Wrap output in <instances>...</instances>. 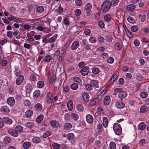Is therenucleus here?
<instances>
[{
    "mask_svg": "<svg viewBox=\"0 0 149 149\" xmlns=\"http://www.w3.org/2000/svg\"><path fill=\"white\" fill-rule=\"evenodd\" d=\"M44 85V82L42 81H39L37 83V86L38 88H42Z\"/></svg>",
    "mask_w": 149,
    "mask_h": 149,
    "instance_id": "c03bdc74",
    "label": "nucleus"
},
{
    "mask_svg": "<svg viewBox=\"0 0 149 149\" xmlns=\"http://www.w3.org/2000/svg\"><path fill=\"white\" fill-rule=\"evenodd\" d=\"M116 105L118 108L122 109L124 107L125 105L123 103L117 102L116 103Z\"/></svg>",
    "mask_w": 149,
    "mask_h": 149,
    "instance_id": "aec40b11",
    "label": "nucleus"
},
{
    "mask_svg": "<svg viewBox=\"0 0 149 149\" xmlns=\"http://www.w3.org/2000/svg\"><path fill=\"white\" fill-rule=\"evenodd\" d=\"M43 118L44 116L42 115H39L36 119V122L38 123H40L43 120Z\"/></svg>",
    "mask_w": 149,
    "mask_h": 149,
    "instance_id": "b1692460",
    "label": "nucleus"
},
{
    "mask_svg": "<svg viewBox=\"0 0 149 149\" xmlns=\"http://www.w3.org/2000/svg\"><path fill=\"white\" fill-rule=\"evenodd\" d=\"M50 124L51 126L53 127L57 128L59 125V123L56 120H53L50 121Z\"/></svg>",
    "mask_w": 149,
    "mask_h": 149,
    "instance_id": "1a4fd4ad",
    "label": "nucleus"
},
{
    "mask_svg": "<svg viewBox=\"0 0 149 149\" xmlns=\"http://www.w3.org/2000/svg\"><path fill=\"white\" fill-rule=\"evenodd\" d=\"M74 137V134L72 133H70L68 134L67 139L69 140L73 139Z\"/></svg>",
    "mask_w": 149,
    "mask_h": 149,
    "instance_id": "5fc2aeb1",
    "label": "nucleus"
},
{
    "mask_svg": "<svg viewBox=\"0 0 149 149\" xmlns=\"http://www.w3.org/2000/svg\"><path fill=\"white\" fill-rule=\"evenodd\" d=\"M126 34L127 36L129 38H132L133 36L132 33L128 31L126 32Z\"/></svg>",
    "mask_w": 149,
    "mask_h": 149,
    "instance_id": "774afa93",
    "label": "nucleus"
},
{
    "mask_svg": "<svg viewBox=\"0 0 149 149\" xmlns=\"http://www.w3.org/2000/svg\"><path fill=\"white\" fill-rule=\"evenodd\" d=\"M46 101L48 103H51L53 100V97L52 94L51 92H49L47 95Z\"/></svg>",
    "mask_w": 149,
    "mask_h": 149,
    "instance_id": "20e7f679",
    "label": "nucleus"
},
{
    "mask_svg": "<svg viewBox=\"0 0 149 149\" xmlns=\"http://www.w3.org/2000/svg\"><path fill=\"white\" fill-rule=\"evenodd\" d=\"M67 107L69 110H71L73 108V103L71 100L69 101L67 103Z\"/></svg>",
    "mask_w": 149,
    "mask_h": 149,
    "instance_id": "a211bd4d",
    "label": "nucleus"
},
{
    "mask_svg": "<svg viewBox=\"0 0 149 149\" xmlns=\"http://www.w3.org/2000/svg\"><path fill=\"white\" fill-rule=\"evenodd\" d=\"M86 119L87 121L89 123H91L93 121V116L90 114H88L86 116Z\"/></svg>",
    "mask_w": 149,
    "mask_h": 149,
    "instance_id": "9b49d317",
    "label": "nucleus"
},
{
    "mask_svg": "<svg viewBox=\"0 0 149 149\" xmlns=\"http://www.w3.org/2000/svg\"><path fill=\"white\" fill-rule=\"evenodd\" d=\"M70 88L73 90H76L78 88V85L77 83H73L70 86Z\"/></svg>",
    "mask_w": 149,
    "mask_h": 149,
    "instance_id": "c756f323",
    "label": "nucleus"
},
{
    "mask_svg": "<svg viewBox=\"0 0 149 149\" xmlns=\"http://www.w3.org/2000/svg\"><path fill=\"white\" fill-rule=\"evenodd\" d=\"M110 102V99L109 96H106L104 100V103L105 105H107Z\"/></svg>",
    "mask_w": 149,
    "mask_h": 149,
    "instance_id": "5701e85b",
    "label": "nucleus"
},
{
    "mask_svg": "<svg viewBox=\"0 0 149 149\" xmlns=\"http://www.w3.org/2000/svg\"><path fill=\"white\" fill-rule=\"evenodd\" d=\"M77 108L78 111L80 112L82 111L84 109L83 106L80 104L77 105Z\"/></svg>",
    "mask_w": 149,
    "mask_h": 149,
    "instance_id": "37998d69",
    "label": "nucleus"
},
{
    "mask_svg": "<svg viewBox=\"0 0 149 149\" xmlns=\"http://www.w3.org/2000/svg\"><path fill=\"white\" fill-rule=\"evenodd\" d=\"M32 141L35 143H39L40 141V139L38 137H35L32 139Z\"/></svg>",
    "mask_w": 149,
    "mask_h": 149,
    "instance_id": "8fccbe9b",
    "label": "nucleus"
},
{
    "mask_svg": "<svg viewBox=\"0 0 149 149\" xmlns=\"http://www.w3.org/2000/svg\"><path fill=\"white\" fill-rule=\"evenodd\" d=\"M24 77L23 76L19 75L17 79L16 84L17 85H20L24 80Z\"/></svg>",
    "mask_w": 149,
    "mask_h": 149,
    "instance_id": "423d86ee",
    "label": "nucleus"
},
{
    "mask_svg": "<svg viewBox=\"0 0 149 149\" xmlns=\"http://www.w3.org/2000/svg\"><path fill=\"white\" fill-rule=\"evenodd\" d=\"M33 114V111L31 110H28L25 113V116L26 117L29 118L31 117Z\"/></svg>",
    "mask_w": 149,
    "mask_h": 149,
    "instance_id": "6ab92c4d",
    "label": "nucleus"
},
{
    "mask_svg": "<svg viewBox=\"0 0 149 149\" xmlns=\"http://www.w3.org/2000/svg\"><path fill=\"white\" fill-rule=\"evenodd\" d=\"M71 116L72 118L75 121L77 120L79 118L78 115L77 114L74 113L71 114Z\"/></svg>",
    "mask_w": 149,
    "mask_h": 149,
    "instance_id": "473e14b6",
    "label": "nucleus"
},
{
    "mask_svg": "<svg viewBox=\"0 0 149 149\" xmlns=\"http://www.w3.org/2000/svg\"><path fill=\"white\" fill-rule=\"evenodd\" d=\"M140 95L142 98H144L147 96L148 94L146 92H143L140 93Z\"/></svg>",
    "mask_w": 149,
    "mask_h": 149,
    "instance_id": "ea45409f",
    "label": "nucleus"
},
{
    "mask_svg": "<svg viewBox=\"0 0 149 149\" xmlns=\"http://www.w3.org/2000/svg\"><path fill=\"white\" fill-rule=\"evenodd\" d=\"M81 13V11L79 9H77L76 10L75 12V15L77 16H79L80 15Z\"/></svg>",
    "mask_w": 149,
    "mask_h": 149,
    "instance_id": "680f3d73",
    "label": "nucleus"
},
{
    "mask_svg": "<svg viewBox=\"0 0 149 149\" xmlns=\"http://www.w3.org/2000/svg\"><path fill=\"white\" fill-rule=\"evenodd\" d=\"M98 25L101 28H103L104 26V22L102 21H100L98 22Z\"/></svg>",
    "mask_w": 149,
    "mask_h": 149,
    "instance_id": "13d9d810",
    "label": "nucleus"
},
{
    "mask_svg": "<svg viewBox=\"0 0 149 149\" xmlns=\"http://www.w3.org/2000/svg\"><path fill=\"white\" fill-rule=\"evenodd\" d=\"M29 21L30 23H32L33 24H40L41 22L39 19H31Z\"/></svg>",
    "mask_w": 149,
    "mask_h": 149,
    "instance_id": "4be33fe9",
    "label": "nucleus"
},
{
    "mask_svg": "<svg viewBox=\"0 0 149 149\" xmlns=\"http://www.w3.org/2000/svg\"><path fill=\"white\" fill-rule=\"evenodd\" d=\"M7 103L10 106H12L15 103V100L14 98L12 97L8 98L7 100Z\"/></svg>",
    "mask_w": 149,
    "mask_h": 149,
    "instance_id": "0eeeda50",
    "label": "nucleus"
},
{
    "mask_svg": "<svg viewBox=\"0 0 149 149\" xmlns=\"http://www.w3.org/2000/svg\"><path fill=\"white\" fill-rule=\"evenodd\" d=\"M138 29V27L136 26H132L131 27V31L134 32L137 31Z\"/></svg>",
    "mask_w": 149,
    "mask_h": 149,
    "instance_id": "6e6d98bb",
    "label": "nucleus"
},
{
    "mask_svg": "<svg viewBox=\"0 0 149 149\" xmlns=\"http://www.w3.org/2000/svg\"><path fill=\"white\" fill-rule=\"evenodd\" d=\"M51 134V133L50 131H47L44 133L43 135V137L45 138L50 136Z\"/></svg>",
    "mask_w": 149,
    "mask_h": 149,
    "instance_id": "de8ad7c7",
    "label": "nucleus"
},
{
    "mask_svg": "<svg viewBox=\"0 0 149 149\" xmlns=\"http://www.w3.org/2000/svg\"><path fill=\"white\" fill-rule=\"evenodd\" d=\"M115 93H118V97L122 100L123 98H125L127 95V93L126 92L123 91L122 89L120 88H117L114 90Z\"/></svg>",
    "mask_w": 149,
    "mask_h": 149,
    "instance_id": "f03ea898",
    "label": "nucleus"
},
{
    "mask_svg": "<svg viewBox=\"0 0 149 149\" xmlns=\"http://www.w3.org/2000/svg\"><path fill=\"white\" fill-rule=\"evenodd\" d=\"M102 125L101 124H98L97 125V128L98 129V132L99 133L102 132Z\"/></svg>",
    "mask_w": 149,
    "mask_h": 149,
    "instance_id": "603ef678",
    "label": "nucleus"
},
{
    "mask_svg": "<svg viewBox=\"0 0 149 149\" xmlns=\"http://www.w3.org/2000/svg\"><path fill=\"white\" fill-rule=\"evenodd\" d=\"M52 147L55 149H59L60 148V146L57 143H54L52 145Z\"/></svg>",
    "mask_w": 149,
    "mask_h": 149,
    "instance_id": "052dcab7",
    "label": "nucleus"
},
{
    "mask_svg": "<svg viewBox=\"0 0 149 149\" xmlns=\"http://www.w3.org/2000/svg\"><path fill=\"white\" fill-rule=\"evenodd\" d=\"M82 97L85 101L86 102L88 101L89 98V95L87 93H83L82 95Z\"/></svg>",
    "mask_w": 149,
    "mask_h": 149,
    "instance_id": "412c9836",
    "label": "nucleus"
},
{
    "mask_svg": "<svg viewBox=\"0 0 149 149\" xmlns=\"http://www.w3.org/2000/svg\"><path fill=\"white\" fill-rule=\"evenodd\" d=\"M44 10V7L42 6H38L37 8V11L40 13L43 12Z\"/></svg>",
    "mask_w": 149,
    "mask_h": 149,
    "instance_id": "72a5a7b5",
    "label": "nucleus"
},
{
    "mask_svg": "<svg viewBox=\"0 0 149 149\" xmlns=\"http://www.w3.org/2000/svg\"><path fill=\"white\" fill-rule=\"evenodd\" d=\"M25 91L27 93L29 94L31 91V88L30 84H27L26 86Z\"/></svg>",
    "mask_w": 149,
    "mask_h": 149,
    "instance_id": "2eb2a0df",
    "label": "nucleus"
},
{
    "mask_svg": "<svg viewBox=\"0 0 149 149\" xmlns=\"http://www.w3.org/2000/svg\"><path fill=\"white\" fill-rule=\"evenodd\" d=\"M72 127L71 123H65L64 126V128L66 130H69Z\"/></svg>",
    "mask_w": 149,
    "mask_h": 149,
    "instance_id": "bb28decb",
    "label": "nucleus"
},
{
    "mask_svg": "<svg viewBox=\"0 0 149 149\" xmlns=\"http://www.w3.org/2000/svg\"><path fill=\"white\" fill-rule=\"evenodd\" d=\"M145 143V140L144 139H142L139 141V144L140 146H144V145Z\"/></svg>",
    "mask_w": 149,
    "mask_h": 149,
    "instance_id": "09e8293b",
    "label": "nucleus"
},
{
    "mask_svg": "<svg viewBox=\"0 0 149 149\" xmlns=\"http://www.w3.org/2000/svg\"><path fill=\"white\" fill-rule=\"evenodd\" d=\"M110 148L111 149H115L116 148V145L115 143L113 142H111L109 145Z\"/></svg>",
    "mask_w": 149,
    "mask_h": 149,
    "instance_id": "3c124183",
    "label": "nucleus"
},
{
    "mask_svg": "<svg viewBox=\"0 0 149 149\" xmlns=\"http://www.w3.org/2000/svg\"><path fill=\"white\" fill-rule=\"evenodd\" d=\"M31 144L29 142H25L23 145V148L26 149L29 148Z\"/></svg>",
    "mask_w": 149,
    "mask_h": 149,
    "instance_id": "7c9ffc66",
    "label": "nucleus"
},
{
    "mask_svg": "<svg viewBox=\"0 0 149 149\" xmlns=\"http://www.w3.org/2000/svg\"><path fill=\"white\" fill-rule=\"evenodd\" d=\"M3 120L7 124H11L12 123V120L8 117H4L3 118Z\"/></svg>",
    "mask_w": 149,
    "mask_h": 149,
    "instance_id": "f3484780",
    "label": "nucleus"
},
{
    "mask_svg": "<svg viewBox=\"0 0 149 149\" xmlns=\"http://www.w3.org/2000/svg\"><path fill=\"white\" fill-rule=\"evenodd\" d=\"M35 107L37 111L41 110L42 109V106L40 103L36 104Z\"/></svg>",
    "mask_w": 149,
    "mask_h": 149,
    "instance_id": "c85d7f7f",
    "label": "nucleus"
},
{
    "mask_svg": "<svg viewBox=\"0 0 149 149\" xmlns=\"http://www.w3.org/2000/svg\"><path fill=\"white\" fill-rule=\"evenodd\" d=\"M89 69V67L87 66L85 67L81 70L80 72L83 76H86L88 74Z\"/></svg>",
    "mask_w": 149,
    "mask_h": 149,
    "instance_id": "39448f33",
    "label": "nucleus"
},
{
    "mask_svg": "<svg viewBox=\"0 0 149 149\" xmlns=\"http://www.w3.org/2000/svg\"><path fill=\"white\" fill-rule=\"evenodd\" d=\"M92 72L94 74H97L99 73L100 72V70L97 68H93Z\"/></svg>",
    "mask_w": 149,
    "mask_h": 149,
    "instance_id": "a18cd8bd",
    "label": "nucleus"
},
{
    "mask_svg": "<svg viewBox=\"0 0 149 149\" xmlns=\"http://www.w3.org/2000/svg\"><path fill=\"white\" fill-rule=\"evenodd\" d=\"M139 18H141V21L142 22H144L145 21L146 18V16L145 15H142L141 14H139Z\"/></svg>",
    "mask_w": 149,
    "mask_h": 149,
    "instance_id": "49530a36",
    "label": "nucleus"
},
{
    "mask_svg": "<svg viewBox=\"0 0 149 149\" xmlns=\"http://www.w3.org/2000/svg\"><path fill=\"white\" fill-rule=\"evenodd\" d=\"M113 129L114 132L116 135H120L122 133V128L119 124L115 123L113 126Z\"/></svg>",
    "mask_w": 149,
    "mask_h": 149,
    "instance_id": "7ed1b4c3",
    "label": "nucleus"
},
{
    "mask_svg": "<svg viewBox=\"0 0 149 149\" xmlns=\"http://www.w3.org/2000/svg\"><path fill=\"white\" fill-rule=\"evenodd\" d=\"M127 21L130 23H134L135 22V19L132 17H128L127 18Z\"/></svg>",
    "mask_w": 149,
    "mask_h": 149,
    "instance_id": "e433bc0d",
    "label": "nucleus"
},
{
    "mask_svg": "<svg viewBox=\"0 0 149 149\" xmlns=\"http://www.w3.org/2000/svg\"><path fill=\"white\" fill-rule=\"evenodd\" d=\"M74 80L78 83H79L80 82H81V80L80 79L77 77H74L73 78Z\"/></svg>",
    "mask_w": 149,
    "mask_h": 149,
    "instance_id": "69168bd1",
    "label": "nucleus"
},
{
    "mask_svg": "<svg viewBox=\"0 0 149 149\" xmlns=\"http://www.w3.org/2000/svg\"><path fill=\"white\" fill-rule=\"evenodd\" d=\"M118 3V0H112L110 2L111 5L113 6H116Z\"/></svg>",
    "mask_w": 149,
    "mask_h": 149,
    "instance_id": "a19ab883",
    "label": "nucleus"
},
{
    "mask_svg": "<svg viewBox=\"0 0 149 149\" xmlns=\"http://www.w3.org/2000/svg\"><path fill=\"white\" fill-rule=\"evenodd\" d=\"M15 130L17 132H20L23 130V127L21 125H18L15 127Z\"/></svg>",
    "mask_w": 149,
    "mask_h": 149,
    "instance_id": "2f4dec72",
    "label": "nucleus"
},
{
    "mask_svg": "<svg viewBox=\"0 0 149 149\" xmlns=\"http://www.w3.org/2000/svg\"><path fill=\"white\" fill-rule=\"evenodd\" d=\"M98 41L100 42H103L104 41V38L103 37L99 36L98 38Z\"/></svg>",
    "mask_w": 149,
    "mask_h": 149,
    "instance_id": "338daca9",
    "label": "nucleus"
},
{
    "mask_svg": "<svg viewBox=\"0 0 149 149\" xmlns=\"http://www.w3.org/2000/svg\"><path fill=\"white\" fill-rule=\"evenodd\" d=\"M40 95V91L37 90L35 91L33 93V97L35 98L38 97Z\"/></svg>",
    "mask_w": 149,
    "mask_h": 149,
    "instance_id": "dca6fc26",
    "label": "nucleus"
},
{
    "mask_svg": "<svg viewBox=\"0 0 149 149\" xmlns=\"http://www.w3.org/2000/svg\"><path fill=\"white\" fill-rule=\"evenodd\" d=\"M75 3L76 5L78 6H81L82 4V1L81 0H76Z\"/></svg>",
    "mask_w": 149,
    "mask_h": 149,
    "instance_id": "4d7b16f0",
    "label": "nucleus"
},
{
    "mask_svg": "<svg viewBox=\"0 0 149 149\" xmlns=\"http://www.w3.org/2000/svg\"><path fill=\"white\" fill-rule=\"evenodd\" d=\"M146 127L145 124L143 122L140 123L138 125V129L140 130H143Z\"/></svg>",
    "mask_w": 149,
    "mask_h": 149,
    "instance_id": "393cba45",
    "label": "nucleus"
},
{
    "mask_svg": "<svg viewBox=\"0 0 149 149\" xmlns=\"http://www.w3.org/2000/svg\"><path fill=\"white\" fill-rule=\"evenodd\" d=\"M103 124L105 127H106L108 124V119L106 117H104L103 118Z\"/></svg>",
    "mask_w": 149,
    "mask_h": 149,
    "instance_id": "cd10ccee",
    "label": "nucleus"
},
{
    "mask_svg": "<svg viewBox=\"0 0 149 149\" xmlns=\"http://www.w3.org/2000/svg\"><path fill=\"white\" fill-rule=\"evenodd\" d=\"M79 42L78 41H74L72 43L71 48L73 50H75L77 49L79 46Z\"/></svg>",
    "mask_w": 149,
    "mask_h": 149,
    "instance_id": "9d476101",
    "label": "nucleus"
},
{
    "mask_svg": "<svg viewBox=\"0 0 149 149\" xmlns=\"http://www.w3.org/2000/svg\"><path fill=\"white\" fill-rule=\"evenodd\" d=\"M63 22L65 24L68 25H69V20L67 17H65L63 21Z\"/></svg>",
    "mask_w": 149,
    "mask_h": 149,
    "instance_id": "0e129e2a",
    "label": "nucleus"
},
{
    "mask_svg": "<svg viewBox=\"0 0 149 149\" xmlns=\"http://www.w3.org/2000/svg\"><path fill=\"white\" fill-rule=\"evenodd\" d=\"M90 84L91 85L95 88H98L99 87L98 83L96 81L91 80L90 82Z\"/></svg>",
    "mask_w": 149,
    "mask_h": 149,
    "instance_id": "a878e982",
    "label": "nucleus"
},
{
    "mask_svg": "<svg viewBox=\"0 0 149 149\" xmlns=\"http://www.w3.org/2000/svg\"><path fill=\"white\" fill-rule=\"evenodd\" d=\"M8 132L10 135L14 137H17L18 136V132L15 130H9Z\"/></svg>",
    "mask_w": 149,
    "mask_h": 149,
    "instance_id": "6e6552de",
    "label": "nucleus"
},
{
    "mask_svg": "<svg viewBox=\"0 0 149 149\" xmlns=\"http://www.w3.org/2000/svg\"><path fill=\"white\" fill-rule=\"evenodd\" d=\"M89 41L92 43H95L96 42L97 40L95 38L91 37L89 39Z\"/></svg>",
    "mask_w": 149,
    "mask_h": 149,
    "instance_id": "864d4df0",
    "label": "nucleus"
},
{
    "mask_svg": "<svg viewBox=\"0 0 149 149\" xmlns=\"http://www.w3.org/2000/svg\"><path fill=\"white\" fill-rule=\"evenodd\" d=\"M111 6L110 1H106L103 2L101 8L103 13H106L109 10Z\"/></svg>",
    "mask_w": 149,
    "mask_h": 149,
    "instance_id": "f257e3e1",
    "label": "nucleus"
},
{
    "mask_svg": "<svg viewBox=\"0 0 149 149\" xmlns=\"http://www.w3.org/2000/svg\"><path fill=\"white\" fill-rule=\"evenodd\" d=\"M24 104L26 106H29L31 104V102L28 100H26L24 102Z\"/></svg>",
    "mask_w": 149,
    "mask_h": 149,
    "instance_id": "bf43d9fd",
    "label": "nucleus"
},
{
    "mask_svg": "<svg viewBox=\"0 0 149 149\" xmlns=\"http://www.w3.org/2000/svg\"><path fill=\"white\" fill-rule=\"evenodd\" d=\"M4 143L6 144L9 143L11 141L10 138L8 136L6 137L4 139Z\"/></svg>",
    "mask_w": 149,
    "mask_h": 149,
    "instance_id": "79ce46f5",
    "label": "nucleus"
},
{
    "mask_svg": "<svg viewBox=\"0 0 149 149\" xmlns=\"http://www.w3.org/2000/svg\"><path fill=\"white\" fill-rule=\"evenodd\" d=\"M135 6L134 4H130L126 7V9L128 11H132L135 9Z\"/></svg>",
    "mask_w": 149,
    "mask_h": 149,
    "instance_id": "f8f14e48",
    "label": "nucleus"
},
{
    "mask_svg": "<svg viewBox=\"0 0 149 149\" xmlns=\"http://www.w3.org/2000/svg\"><path fill=\"white\" fill-rule=\"evenodd\" d=\"M105 20L107 22L110 21L111 19V15H106L104 16Z\"/></svg>",
    "mask_w": 149,
    "mask_h": 149,
    "instance_id": "c9c22d12",
    "label": "nucleus"
},
{
    "mask_svg": "<svg viewBox=\"0 0 149 149\" xmlns=\"http://www.w3.org/2000/svg\"><path fill=\"white\" fill-rule=\"evenodd\" d=\"M92 8L91 4L90 3H88L85 6V10L88 14L90 13Z\"/></svg>",
    "mask_w": 149,
    "mask_h": 149,
    "instance_id": "4468645a",
    "label": "nucleus"
},
{
    "mask_svg": "<svg viewBox=\"0 0 149 149\" xmlns=\"http://www.w3.org/2000/svg\"><path fill=\"white\" fill-rule=\"evenodd\" d=\"M148 110L146 106L144 105L142 106L140 108V111L142 113L146 112Z\"/></svg>",
    "mask_w": 149,
    "mask_h": 149,
    "instance_id": "f704fd0d",
    "label": "nucleus"
},
{
    "mask_svg": "<svg viewBox=\"0 0 149 149\" xmlns=\"http://www.w3.org/2000/svg\"><path fill=\"white\" fill-rule=\"evenodd\" d=\"M21 26L26 30H29L30 28L29 25L27 24H25L23 26L21 25Z\"/></svg>",
    "mask_w": 149,
    "mask_h": 149,
    "instance_id": "e2e57ef3",
    "label": "nucleus"
},
{
    "mask_svg": "<svg viewBox=\"0 0 149 149\" xmlns=\"http://www.w3.org/2000/svg\"><path fill=\"white\" fill-rule=\"evenodd\" d=\"M1 111L4 112L6 113H8L10 111L9 108L6 106H3L1 107Z\"/></svg>",
    "mask_w": 149,
    "mask_h": 149,
    "instance_id": "ddd939ff",
    "label": "nucleus"
},
{
    "mask_svg": "<svg viewBox=\"0 0 149 149\" xmlns=\"http://www.w3.org/2000/svg\"><path fill=\"white\" fill-rule=\"evenodd\" d=\"M52 57L49 55L46 56L44 58L45 61L46 62H49L52 59Z\"/></svg>",
    "mask_w": 149,
    "mask_h": 149,
    "instance_id": "4c0bfd02",
    "label": "nucleus"
},
{
    "mask_svg": "<svg viewBox=\"0 0 149 149\" xmlns=\"http://www.w3.org/2000/svg\"><path fill=\"white\" fill-rule=\"evenodd\" d=\"M115 48L118 50H120L122 48V46L120 43H116L114 45Z\"/></svg>",
    "mask_w": 149,
    "mask_h": 149,
    "instance_id": "58836bf2",
    "label": "nucleus"
}]
</instances>
